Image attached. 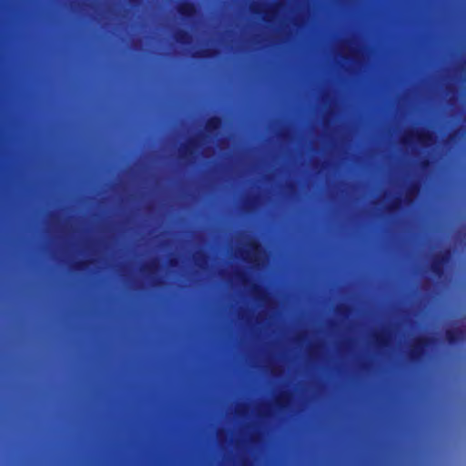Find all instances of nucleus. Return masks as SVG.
Masks as SVG:
<instances>
[{
    "mask_svg": "<svg viewBox=\"0 0 466 466\" xmlns=\"http://www.w3.org/2000/svg\"><path fill=\"white\" fill-rule=\"evenodd\" d=\"M436 339L429 336H418L409 346L407 356L411 363H420L427 356V350L431 348Z\"/></svg>",
    "mask_w": 466,
    "mask_h": 466,
    "instance_id": "nucleus-1",
    "label": "nucleus"
},
{
    "mask_svg": "<svg viewBox=\"0 0 466 466\" xmlns=\"http://www.w3.org/2000/svg\"><path fill=\"white\" fill-rule=\"evenodd\" d=\"M451 258V250L450 248H444L435 253L430 262V271L431 274L441 279L445 275L446 266L449 264Z\"/></svg>",
    "mask_w": 466,
    "mask_h": 466,
    "instance_id": "nucleus-2",
    "label": "nucleus"
},
{
    "mask_svg": "<svg viewBox=\"0 0 466 466\" xmlns=\"http://www.w3.org/2000/svg\"><path fill=\"white\" fill-rule=\"evenodd\" d=\"M444 338L450 346H456L466 341V329L454 327L445 329Z\"/></svg>",
    "mask_w": 466,
    "mask_h": 466,
    "instance_id": "nucleus-3",
    "label": "nucleus"
},
{
    "mask_svg": "<svg viewBox=\"0 0 466 466\" xmlns=\"http://www.w3.org/2000/svg\"><path fill=\"white\" fill-rule=\"evenodd\" d=\"M416 136L417 137V140L421 144V145H424V146H427L429 145L432 139H433V137H432V133L430 132L429 130H420V131H417L416 133H413V132H409V133H406L400 139V142L401 144L403 145H406L410 142V138L413 137V136Z\"/></svg>",
    "mask_w": 466,
    "mask_h": 466,
    "instance_id": "nucleus-4",
    "label": "nucleus"
},
{
    "mask_svg": "<svg viewBox=\"0 0 466 466\" xmlns=\"http://www.w3.org/2000/svg\"><path fill=\"white\" fill-rule=\"evenodd\" d=\"M177 11L183 19L189 20L196 15L197 6L193 2L186 0L177 5Z\"/></svg>",
    "mask_w": 466,
    "mask_h": 466,
    "instance_id": "nucleus-5",
    "label": "nucleus"
},
{
    "mask_svg": "<svg viewBox=\"0 0 466 466\" xmlns=\"http://www.w3.org/2000/svg\"><path fill=\"white\" fill-rule=\"evenodd\" d=\"M199 147L198 138L191 137L179 149V157L187 159L189 157H193L196 153L197 148Z\"/></svg>",
    "mask_w": 466,
    "mask_h": 466,
    "instance_id": "nucleus-6",
    "label": "nucleus"
},
{
    "mask_svg": "<svg viewBox=\"0 0 466 466\" xmlns=\"http://www.w3.org/2000/svg\"><path fill=\"white\" fill-rule=\"evenodd\" d=\"M143 1L140 0L141 9L144 8L143 6ZM139 26H140V61H141V78H143V59H144V54L146 52V44L143 43L144 36V30L146 28V16L144 14V10H141L140 17H139Z\"/></svg>",
    "mask_w": 466,
    "mask_h": 466,
    "instance_id": "nucleus-7",
    "label": "nucleus"
},
{
    "mask_svg": "<svg viewBox=\"0 0 466 466\" xmlns=\"http://www.w3.org/2000/svg\"><path fill=\"white\" fill-rule=\"evenodd\" d=\"M218 49L215 47H206L194 51L191 56L196 59H210L218 56Z\"/></svg>",
    "mask_w": 466,
    "mask_h": 466,
    "instance_id": "nucleus-8",
    "label": "nucleus"
},
{
    "mask_svg": "<svg viewBox=\"0 0 466 466\" xmlns=\"http://www.w3.org/2000/svg\"><path fill=\"white\" fill-rule=\"evenodd\" d=\"M173 38L176 43L186 46L192 42V35L189 31L183 28H178L174 32Z\"/></svg>",
    "mask_w": 466,
    "mask_h": 466,
    "instance_id": "nucleus-9",
    "label": "nucleus"
},
{
    "mask_svg": "<svg viewBox=\"0 0 466 466\" xmlns=\"http://www.w3.org/2000/svg\"><path fill=\"white\" fill-rule=\"evenodd\" d=\"M222 127V118L218 116H212L208 118L205 125V129L208 134L213 135L218 132Z\"/></svg>",
    "mask_w": 466,
    "mask_h": 466,
    "instance_id": "nucleus-10",
    "label": "nucleus"
},
{
    "mask_svg": "<svg viewBox=\"0 0 466 466\" xmlns=\"http://www.w3.org/2000/svg\"><path fill=\"white\" fill-rule=\"evenodd\" d=\"M291 400V394L288 391H281L275 399L276 406L281 410H286Z\"/></svg>",
    "mask_w": 466,
    "mask_h": 466,
    "instance_id": "nucleus-11",
    "label": "nucleus"
},
{
    "mask_svg": "<svg viewBox=\"0 0 466 466\" xmlns=\"http://www.w3.org/2000/svg\"><path fill=\"white\" fill-rule=\"evenodd\" d=\"M372 338L377 348L383 349L389 345V336L385 331L375 332Z\"/></svg>",
    "mask_w": 466,
    "mask_h": 466,
    "instance_id": "nucleus-12",
    "label": "nucleus"
},
{
    "mask_svg": "<svg viewBox=\"0 0 466 466\" xmlns=\"http://www.w3.org/2000/svg\"><path fill=\"white\" fill-rule=\"evenodd\" d=\"M420 183L417 181L411 182L406 190V196L404 201L406 204H410L412 202V198L420 192Z\"/></svg>",
    "mask_w": 466,
    "mask_h": 466,
    "instance_id": "nucleus-13",
    "label": "nucleus"
},
{
    "mask_svg": "<svg viewBox=\"0 0 466 466\" xmlns=\"http://www.w3.org/2000/svg\"><path fill=\"white\" fill-rule=\"evenodd\" d=\"M252 297L258 301H264L266 299L265 289L258 284H252L250 288Z\"/></svg>",
    "mask_w": 466,
    "mask_h": 466,
    "instance_id": "nucleus-14",
    "label": "nucleus"
},
{
    "mask_svg": "<svg viewBox=\"0 0 466 466\" xmlns=\"http://www.w3.org/2000/svg\"><path fill=\"white\" fill-rule=\"evenodd\" d=\"M403 199L400 196L396 197L387 207L386 210L389 214H393L400 210Z\"/></svg>",
    "mask_w": 466,
    "mask_h": 466,
    "instance_id": "nucleus-15",
    "label": "nucleus"
},
{
    "mask_svg": "<svg viewBox=\"0 0 466 466\" xmlns=\"http://www.w3.org/2000/svg\"><path fill=\"white\" fill-rule=\"evenodd\" d=\"M92 262L93 261L91 259L77 260L72 264V269L78 272L84 271L92 264Z\"/></svg>",
    "mask_w": 466,
    "mask_h": 466,
    "instance_id": "nucleus-16",
    "label": "nucleus"
},
{
    "mask_svg": "<svg viewBox=\"0 0 466 466\" xmlns=\"http://www.w3.org/2000/svg\"><path fill=\"white\" fill-rule=\"evenodd\" d=\"M248 248H249L248 249H245V250L241 251L244 259H248L251 254V251L258 250L259 246L257 242H250L248 244Z\"/></svg>",
    "mask_w": 466,
    "mask_h": 466,
    "instance_id": "nucleus-17",
    "label": "nucleus"
},
{
    "mask_svg": "<svg viewBox=\"0 0 466 466\" xmlns=\"http://www.w3.org/2000/svg\"><path fill=\"white\" fill-rule=\"evenodd\" d=\"M350 311V308L348 305L341 304L337 307V313L340 316H348Z\"/></svg>",
    "mask_w": 466,
    "mask_h": 466,
    "instance_id": "nucleus-18",
    "label": "nucleus"
},
{
    "mask_svg": "<svg viewBox=\"0 0 466 466\" xmlns=\"http://www.w3.org/2000/svg\"><path fill=\"white\" fill-rule=\"evenodd\" d=\"M208 257L204 254L195 257V262L198 266H202V261H206Z\"/></svg>",
    "mask_w": 466,
    "mask_h": 466,
    "instance_id": "nucleus-19",
    "label": "nucleus"
},
{
    "mask_svg": "<svg viewBox=\"0 0 466 466\" xmlns=\"http://www.w3.org/2000/svg\"><path fill=\"white\" fill-rule=\"evenodd\" d=\"M167 263H168V266H170V267H172V268H175V267H177V266H178L179 261H178V258H176V257H172V258H168Z\"/></svg>",
    "mask_w": 466,
    "mask_h": 466,
    "instance_id": "nucleus-20",
    "label": "nucleus"
},
{
    "mask_svg": "<svg viewBox=\"0 0 466 466\" xmlns=\"http://www.w3.org/2000/svg\"><path fill=\"white\" fill-rule=\"evenodd\" d=\"M238 278L240 279L243 285H247L248 282V279L245 273H238Z\"/></svg>",
    "mask_w": 466,
    "mask_h": 466,
    "instance_id": "nucleus-21",
    "label": "nucleus"
},
{
    "mask_svg": "<svg viewBox=\"0 0 466 466\" xmlns=\"http://www.w3.org/2000/svg\"><path fill=\"white\" fill-rule=\"evenodd\" d=\"M420 166L422 169H427L431 166L429 158H424L420 161Z\"/></svg>",
    "mask_w": 466,
    "mask_h": 466,
    "instance_id": "nucleus-22",
    "label": "nucleus"
},
{
    "mask_svg": "<svg viewBox=\"0 0 466 466\" xmlns=\"http://www.w3.org/2000/svg\"><path fill=\"white\" fill-rule=\"evenodd\" d=\"M273 15V9L272 10H266L264 12V19L265 21H269L270 17Z\"/></svg>",
    "mask_w": 466,
    "mask_h": 466,
    "instance_id": "nucleus-23",
    "label": "nucleus"
},
{
    "mask_svg": "<svg viewBox=\"0 0 466 466\" xmlns=\"http://www.w3.org/2000/svg\"><path fill=\"white\" fill-rule=\"evenodd\" d=\"M251 11H252L253 14H256V15L261 14V10H260V8L258 5L252 6L251 7Z\"/></svg>",
    "mask_w": 466,
    "mask_h": 466,
    "instance_id": "nucleus-24",
    "label": "nucleus"
},
{
    "mask_svg": "<svg viewBox=\"0 0 466 466\" xmlns=\"http://www.w3.org/2000/svg\"><path fill=\"white\" fill-rule=\"evenodd\" d=\"M456 136H457V131H454V132H452V133L450 135V138H451V139H452V138H454Z\"/></svg>",
    "mask_w": 466,
    "mask_h": 466,
    "instance_id": "nucleus-25",
    "label": "nucleus"
},
{
    "mask_svg": "<svg viewBox=\"0 0 466 466\" xmlns=\"http://www.w3.org/2000/svg\"><path fill=\"white\" fill-rule=\"evenodd\" d=\"M140 99H141V103H143V99H144V91H143V88H141Z\"/></svg>",
    "mask_w": 466,
    "mask_h": 466,
    "instance_id": "nucleus-26",
    "label": "nucleus"
},
{
    "mask_svg": "<svg viewBox=\"0 0 466 466\" xmlns=\"http://www.w3.org/2000/svg\"><path fill=\"white\" fill-rule=\"evenodd\" d=\"M149 268H150V265H149V261L147 260V275L149 274Z\"/></svg>",
    "mask_w": 466,
    "mask_h": 466,
    "instance_id": "nucleus-27",
    "label": "nucleus"
},
{
    "mask_svg": "<svg viewBox=\"0 0 466 466\" xmlns=\"http://www.w3.org/2000/svg\"><path fill=\"white\" fill-rule=\"evenodd\" d=\"M147 213H148L149 212V203L148 202H147Z\"/></svg>",
    "mask_w": 466,
    "mask_h": 466,
    "instance_id": "nucleus-28",
    "label": "nucleus"
},
{
    "mask_svg": "<svg viewBox=\"0 0 466 466\" xmlns=\"http://www.w3.org/2000/svg\"><path fill=\"white\" fill-rule=\"evenodd\" d=\"M147 39L149 38V35L148 34L147 35Z\"/></svg>",
    "mask_w": 466,
    "mask_h": 466,
    "instance_id": "nucleus-29",
    "label": "nucleus"
},
{
    "mask_svg": "<svg viewBox=\"0 0 466 466\" xmlns=\"http://www.w3.org/2000/svg\"><path fill=\"white\" fill-rule=\"evenodd\" d=\"M147 95L149 94V91H148V90L147 91Z\"/></svg>",
    "mask_w": 466,
    "mask_h": 466,
    "instance_id": "nucleus-30",
    "label": "nucleus"
},
{
    "mask_svg": "<svg viewBox=\"0 0 466 466\" xmlns=\"http://www.w3.org/2000/svg\"><path fill=\"white\" fill-rule=\"evenodd\" d=\"M147 116H149V113H148V112L147 113Z\"/></svg>",
    "mask_w": 466,
    "mask_h": 466,
    "instance_id": "nucleus-31",
    "label": "nucleus"
},
{
    "mask_svg": "<svg viewBox=\"0 0 466 466\" xmlns=\"http://www.w3.org/2000/svg\"><path fill=\"white\" fill-rule=\"evenodd\" d=\"M147 140L149 139V137H148V136L147 137Z\"/></svg>",
    "mask_w": 466,
    "mask_h": 466,
    "instance_id": "nucleus-32",
    "label": "nucleus"
},
{
    "mask_svg": "<svg viewBox=\"0 0 466 466\" xmlns=\"http://www.w3.org/2000/svg\"><path fill=\"white\" fill-rule=\"evenodd\" d=\"M147 235L149 234V231H148V230L147 231Z\"/></svg>",
    "mask_w": 466,
    "mask_h": 466,
    "instance_id": "nucleus-33",
    "label": "nucleus"
}]
</instances>
